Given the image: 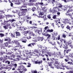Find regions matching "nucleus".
<instances>
[{
  "mask_svg": "<svg viewBox=\"0 0 73 73\" xmlns=\"http://www.w3.org/2000/svg\"><path fill=\"white\" fill-rule=\"evenodd\" d=\"M60 41L61 42H62V41H64V43L65 44V45H66L64 44V46L63 47V48H64V49H68V45H70V46H72V45H70V44H71L69 43V42L66 41V40L65 39H61L60 40Z\"/></svg>",
  "mask_w": 73,
  "mask_h": 73,
  "instance_id": "obj_1",
  "label": "nucleus"
},
{
  "mask_svg": "<svg viewBox=\"0 0 73 73\" xmlns=\"http://www.w3.org/2000/svg\"><path fill=\"white\" fill-rule=\"evenodd\" d=\"M47 61H49H49L50 62V63H47L48 64V66H50L51 68H54V67H53V66H52V62H54V61L52 59H50L49 60V58H48L47 57Z\"/></svg>",
  "mask_w": 73,
  "mask_h": 73,
  "instance_id": "obj_2",
  "label": "nucleus"
},
{
  "mask_svg": "<svg viewBox=\"0 0 73 73\" xmlns=\"http://www.w3.org/2000/svg\"><path fill=\"white\" fill-rule=\"evenodd\" d=\"M59 7H55L53 8V13H56L58 11H61L59 8Z\"/></svg>",
  "mask_w": 73,
  "mask_h": 73,
  "instance_id": "obj_3",
  "label": "nucleus"
},
{
  "mask_svg": "<svg viewBox=\"0 0 73 73\" xmlns=\"http://www.w3.org/2000/svg\"><path fill=\"white\" fill-rule=\"evenodd\" d=\"M58 7H59V8H61L62 11H66V10H67V9L68 8L67 6L66 5L63 6L62 5L59 6Z\"/></svg>",
  "mask_w": 73,
  "mask_h": 73,
  "instance_id": "obj_4",
  "label": "nucleus"
},
{
  "mask_svg": "<svg viewBox=\"0 0 73 73\" xmlns=\"http://www.w3.org/2000/svg\"><path fill=\"white\" fill-rule=\"evenodd\" d=\"M37 40L38 41H42L43 40V38L42 37H38V38H35V40H33V41L34 42L37 41Z\"/></svg>",
  "mask_w": 73,
  "mask_h": 73,
  "instance_id": "obj_5",
  "label": "nucleus"
},
{
  "mask_svg": "<svg viewBox=\"0 0 73 73\" xmlns=\"http://www.w3.org/2000/svg\"><path fill=\"white\" fill-rule=\"evenodd\" d=\"M20 25L19 23H13L12 24V26L14 27H17V28H19V27Z\"/></svg>",
  "mask_w": 73,
  "mask_h": 73,
  "instance_id": "obj_6",
  "label": "nucleus"
},
{
  "mask_svg": "<svg viewBox=\"0 0 73 73\" xmlns=\"http://www.w3.org/2000/svg\"><path fill=\"white\" fill-rule=\"evenodd\" d=\"M19 68L21 70H22V69L23 70V71H25H25H27V70L25 68V67H24V66H20Z\"/></svg>",
  "mask_w": 73,
  "mask_h": 73,
  "instance_id": "obj_7",
  "label": "nucleus"
},
{
  "mask_svg": "<svg viewBox=\"0 0 73 73\" xmlns=\"http://www.w3.org/2000/svg\"><path fill=\"white\" fill-rule=\"evenodd\" d=\"M65 14L66 16H69L71 17L72 16V15H71V14L70 13V11H69V10L67 11Z\"/></svg>",
  "mask_w": 73,
  "mask_h": 73,
  "instance_id": "obj_8",
  "label": "nucleus"
},
{
  "mask_svg": "<svg viewBox=\"0 0 73 73\" xmlns=\"http://www.w3.org/2000/svg\"><path fill=\"white\" fill-rule=\"evenodd\" d=\"M71 49H69L68 50H66L65 49L64 50V53H66L68 54L69 52H70V51H71Z\"/></svg>",
  "mask_w": 73,
  "mask_h": 73,
  "instance_id": "obj_9",
  "label": "nucleus"
},
{
  "mask_svg": "<svg viewBox=\"0 0 73 73\" xmlns=\"http://www.w3.org/2000/svg\"><path fill=\"white\" fill-rule=\"evenodd\" d=\"M4 40L5 41H11V38H10L8 37H6L5 38Z\"/></svg>",
  "mask_w": 73,
  "mask_h": 73,
  "instance_id": "obj_10",
  "label": "nucleus"
},
{
  "mask_svg": "<svg viewBox=\"0 0 73 73\" xmlns=\"http://www.w3.org/2000/svg\"><path fill=\"white\" fill-rule=\"evenodd\" d=\"M34 52H36V54H35V55L37 56L38 55H40V52H39V51L37 50H35Z\"/></svg>",
  "mask_w": 73,
  "mask_h": 73,
  "instance_id": "obj_11",
  "label": "nucleus"
},
{
  "mask_svg": "<svg viewBox=\"0 0 73 73\" xmlns=\"http://www.w3.org/2000/svg\"><path fill=\"white\" fill-rule=\"evenodd\" d=\"M29 35L30 36H35V34L33 33L32 31H29Z\"/></svg>",
  "mask_w": 73,
  "mask_h": 73,
  "instance_id": "obj_12",
  "label": "nucleus"
},
{
  "mask_svg": "<svg viewBox=\"0 0 73 73\" xmlns=\"http://www.w3.org/2000/svg\"><path fill=\"white\" fill-rule=\"evenodd\" d=\"M40 17H41V18H43V19L44 20H47V18H46V15H44L43 16L41 15L40 16Z\"/></svg>",
  "mask_w": 73,
  "mask_h": 73,
  "instance_id": "obj_13",
  "label": "nucleus"
},
{
  "mask_svg": "<svg viewBox=\"0 0 73 73\" xmlns=\"http://www.w3.org/2000/svg\"><path fill=\"white\" fill-rule=\"evenodd\" d=\"M44 35L46 37H48L47 38V39H49L50 38V35L49 34H46Z\"/></svg>",
  "mask_w": 73,
  "mask_h": 73,
  "instance_id": "obj_14",
  "label": "nucleus"
},
{
  "mask_svg": "<svg viewBox=\"0 0 73 73\" xmlns=\"http://www.w3.org/2000/svg\"><path fill=\"white\" fill-rule=\"evenodd\" d=\"M21 41H22L23 42L25 43L27 41V40L25 39V38H23L21 39Z\"/></svg>",
  "mask_w": 73,
  "mask_h": 73,
  "instance_id": "obj_15",
  "label": "nucleus"
},
{
  "mask_svg": "<svg viewBox=\"0 0 73 73\" xmlns=\"http://www.w3.org/2000/svg\"><path fill=\"white\" fill-rule=\"evenodd\" d=\"M8 42H7L3 44V46H4V47H7L8 46Z\"/></svg>",
  "mask_w": 73,
  "mask_h": 73,
  "instance_id": "obj_16",
  "label": "nucleus"
},
{
  "mask_svg": "<svg viewBox=\"0 0 73 73\" xmlns=\"http://www.w3.org/2000/svg\"><path fill=\"white\" fill-rule=\"evenodd\" d=\"M58 64V62L55 61L54 62V65L55 66V68H58L57 67V64Z\"/></svg>",
  "mask_w": 73,
  "mask_h": 73,
  "instance_id": "obj_17",
  "label": "nucleus"
},
{
  "mask_svg": "<svg viewBox=\"0 0 73 73\" xmlns=\"http://www.w3.org/2000/svg\"><path fill=\"white\" fill-rule=\"evenodd\" d=\"M15 33L16 36H21V34H20V33L19 32H16Z\"/></svg>",
  "mask_w": 73,
  "mask_h": 73,
  "instance_id": "obj_18",
  "label": "nucleus"
},
{
  "mask_svg": "<svg viewBox=\"0 0 73 73\" xmlns=\"http://www.w3.org/2000/svg\"><path fill=\"white\" fill-rule=\"evenodd\" d=\"M42 10L44 11V12H46L47 11V8L45 7H44L42 8Z\"/></svg>",
  "mask_w": 73,
  "mask_h": 73,
  "instance_id": "obj_19",
  "label": "nucleus"
},
{
  "mask_svg": "<svg viewBox=\"0 0 73 73\" xmlns=\"http://www.w3.org/2000/svg\"><path fill=\"white\" fill-rule=\"evenodd\" d=\"M36 44L35 43H32L29 44L28 45V46H34V45Z\"/></svg>",
  "mask_w": 73,
  "mask_h": 73,
  "instance_id": "obj_20",
  "label": "nucleus"
},
{
  "mask_svg": "<svg viewBox=\"0 0 73 73\" xmlns=\"http://www.w3.org/2000/svg\"><path fill=\"white\" fill-rule=\"evenodd\" d=\"M66 28L67 29H68L70 31H71V27H70L69 26V25H68L67 27H66Z\"/></svg>",
  "mask_w": 73,
  "mask_h": 73,
  "instance_id": "obj_21",
  "label": "nucleus"
},
{
  "mask_svg": "<svg viewBox=\"0 0 73 73\" xmlns=\"http://www.w3.org/2000/svg\"><path fill=\"white\" fill-rule=\"evenodd\" d=\"M46 32H53V30L52 29L51 30L48 29L47 30Z\"/></svg>",
  "mask_w": 73,
  "mask_h": 73,
  "instance_id": "obj_22",
  "label": "nucleus"
},
{
  "mask_svg": "<svg viewBox=\"0 0 73 73\" xmlns=\"http://www.w3.org/2000/svg\"><path fill=\"white\" fill-rule=\"evenodd\" d=\"M14 50H15V51H16V50H17V51H18V52H19L20 54V53H21V50H20V49H18L17 48V49L15 48L14 49Z\"/></svg>",
  "mask_w": 73,
  "mask_h": 73,
  "instance_id": "obj_23",
  "label": "nucleus"
},
{
  "mask_svg": "<svg viewBox=\"0 0 73 73\" xmlns=\"http://www.w3.org/2000/svg\"><path fill=\"white\" fill-rule=\"evenodd\" d=\"M14 42L16 44H17V45H19L20 44V43L19 42V41L17 40H15L14 41Z\"/></svg>",
  "mask_w": 73,
  "mask_h": 73,
  "instance_id": "obj_24",
  "label": "nucleus"
},
{
  "mask_svg": "<svg viewBox=\"0 0 73 73\" xmlns=\"http://www.w3.org/2000/svg\"><path fill=\"white\" fill-rule=\"evenodd\" d=\"M66 59L67 60H71V56H66Z\"/></svg>",
  "mask_w": 73,
  "mask_h": 73,
  "instance_id": "obj_25",
  "label": "nucleus"
},
{
  "mask_svg": "<svg viewBox=\"0 0 73 73\" xmlns=\"http://www.w3.org/2000/svg\"><path fill=\"white\" fill-rule=\"evenodd\" d=\"M11 36L12 37L15 38V33H14V34L12 33H11Z\"/></svg>",
  "mask_w": 73,
  "mask_h": 73,
  "instance_id": "obj_26",
  "label": "nucleus"
},
{
  "mask_svg": "<svg viewBox=\"0 0 73 73\" xmlns=\"http://www.w3.org/2000/svg\"><path fill=\"white\" fill-rule=\"evenodd\" d=\"M13 1H14V2H17L16 3H15V4H18V5H19V4H20V3H19V1L18 2H17V1L16 0H12Z\"/></svg>",
  "mask_w": 73,
  "mask_h": 73,
  "instance_id": "obj_27",
  "label": "nucleus"
},
{
  "mask_svg": "<svg viewBox=\"0 0 73 73\" xmlns=\"http://www.w3.org/2000/svg\"><path fill=\"white\" fill-rule=\"evenodd\" d=\"M0 60H1V61H2V62L3 63L5 62V59H3V58H0Z\"/></svg>",
  "mask_w": 73,
  "mask_h": 73,
  "instance_id": "obj_28",
  "label": "nucleus"
},
{
  "mask_svg": "<svg viewBox=\"0 0 73 73\" xmlns=\"http://www.w3.org/2000/svg\"><path fill=\"white\" fill-rule=\"evenodd\" d=\"M4 36H5L4 34L3 33H0V37H3Z\"/></svg>",
  "mask_w": 73,
  "mask_h": 73,
  "instance_id": "obj_29",
  "label": "nucleus"
},
{
  "mask_svg": "<svg viewBox=\"0 0 73 73\" xmlns=\"http://www.w3.org/2000/svg\"><path fill=\"white\" fill-rule=\"evenodd\" d=\"M26 3H24L23 5H22L21 7V8H23H23L26 7Z\"/></svg>",
  "mask_w": 73,
  "mask_h": 73,
  "instance_id": "obj_30",
  "label": "nucleus"
},
{
  "mask_svg": "<svg viewBox=\"0 0 73 73\" xmlns=\"http://www.w3.org/2000/svg\"><path fill=\"white\" fill-rule=\"evenodd\" d=\"M18 70V71H19V73H23V71H21L20 70V69L19 68L17 69Z\"/></svg>",
  "mask_w": 73,
  "mask_h": 73,
  "instance_id": "obj_31",
  "label": "nucleus"
},
{
  "mask_svg": "<svg viewBox=\"0 0 73 73\" xmlns=\"http://www.w3.org/2000/svg\"><path fill=\"white\" fill-rule=\"evenodd\" d=\"M57 55H58V56H61V52H58L56 53Z\"/></svg>",
  "mask_w": 73,
  "mask_h": 73,
  "instance_id": "obj_32",
  "label": "nucleus"
},
{
  "mask_svg": "<svg viewBox=\"0 0 73 73\" xmlns=\"http://www.w3.org/2000/svg\"><path fill=\"white\" fill-rule=\"evenodd\" d=\"M32 10L33 12H35V11H36V8L35 7H33L32 9Z\"/></svg>",
  "mask_w": 73,
  "mask_h": 73,
  "instance_id": "obj_33",
  "label": "nucleus"
},
{
  "mask_svg": "<svg viewBox=\"0 0 73 73\" xmlns=\"http://www.w3.org/2000/svg\"><path fill=\"white\" fill-rule=\"evenodd\" d=\"M12 17V16L10 15H6V18L7 17V18H9V17Z\"/></svg>",
  "mask_w": 73,
  "mask_h": 73,
  "instance_id": "obj_34",
  "label": "nucleus"
},
{
  "mask_svg": "<svg viewBox=\"0 0 73 73\" xmlns=\"http://www.w3.org/2000/svg\"><path fill=\"white\" fill-rule=\"evenodd\" d=\"M47 54L49 56H51V55H52V54L50 52H47Z\"/></svg>",
  "mask_w": 73,
  "mask_h": 73,
  "instance_id": "obj_35",
  "label": "nucleus"
},
{
  "mask_svg": "<svg viewBox=\"0 0 73 73\" xmlns=\"http://www.w3.org/2000/svg\"><path fill=\"white\" fill-rule=\"evenodd\" d=\"M43 4H44V3H43L42 2H38V5H43Z\"/></svg>",
  "mask_w": 73,
  "mask_h": 73,
  "instance_id": "obj_36",
  "label": "nucleus"
},
{
  "mask_svg": "<svg viewBox=\"0 0 73 73\" xmlns=\"http://www.w3.org/2000/svg\"><path fill=\"white\" fill-rule=\"evenodd\" d=\"M3 28H4L6 30V29H8V27H7L6 25H5L3 27Z\"/></svg>",
  "mask_w": 73,
  "mask_h": 73,
  "instance_id": "obj_37",
  "label": "nucleus"
},
{
  "mask_svg": "<svg viewBox=\"0 0 73 73\" xmlns=\"http://www.w3.org/2000/svg\"><path fill=\"white\" fill-rule=\"evenodd\" d=\"M5 63L6 64H10V62L8 61V60H6L5 61Z\"/></svg>",
  "mask_w": 73,
  "mask_h": 73,
  "instance_id": "obj_38",
  "label": "nucleus"
},
{
  "mask_svg": "<svg viewBox=\"0 0 73 73\" xmlns=\"http://www.w3.org/2000/svg\"><path fill=\"white\" fill-rule=\"evenodd\" d=\"M16 21V20L14 19H13L12 20H10V21L11 22V23H13V21Z\"/></svg>",
  "mask_w": 73,
  "mask_h": 73,
  "instance_id": "obj_39",
  "label": "nucleus"
},
{
  "mask_svg": "<svg viewBox=\"0 0 73 73\" xmlns=\"http://www.w3.org/2000/svg\"><path fill=\"white\" fill-rule=\"evenodd\" d=\"M3 59L7 60L8 59V56L7 55Z\"/></svg>",
  "mask_w": 73,
  "mask_h": 73,
  "instance_id": "obj_40",
  "label": "nucleus"
},
{
  "mask_svg": "<svg viewBox=\"0 0 73 73\" xmlns=\"http://www.w3.org/2000/svg\"><path fill=\"white\" fill-rule=\"evenodd\" d=\"M56 15H54L52 17V18L53 19H56Z\"/></svg>",
  "mask_w": 73,
  "mask_h": 73,
  "instance_id": "obj_41",
  "label": "nucleus"
},
{
  "mask_svg": "<svg viewBox=\"0 0 73 73\" xmlns=\"http://www.w3.org/2000/svg\"><path fill=\"white\" fill-rule=\"evenodd\" d=\"M36 33H40V30L38 29H36Z\"/></svg>",
  "mask_w": 73,
  "mask_h": 73,
  "instance_id": "obj_42",
  "label": "nucleus"
},
{
  "mask_svg": "<svg viewBox=\"0 0 73 73\" xmlns=\"http://www.w3.org/2000/svg\"><path fill=\"white\" fill-rule=\"evenodd\" d=\"M47 17L48 18V19H51V17H50V15H47Z\"/></svg>",
  "mask_w": 73,
  "mask_h": 73,
  "instance_id": "obj_43",
  "label": "nucleus"
},
{
  "mask_svg": "<svg viewBox=\"0 0 73 73\" xmlns=\"http://www.w3.org/2000/svg\"><path fill=\"white\" fill-rule=\"evenodd\" d=\"M71 20H72L71 19H66V20H67V21H68V22H70V21H71Z\"/></svg>",
  "mask_w": 73,
  "mask_h": 73,
  "instance_id": "obj_44",
  "label": "nucleus"
},
{
  "mask_svg": "<svg viewBox=\"0 0 73 73\" xmlns=\"http://www.w3.org/2000/svg\"><path fill=\"white\" fill-rule=\"evenodd\" d=\"M10 5L11 7H13V3L11 2L10 4Z\"/></svg>",
  "mask_w": 73,
  "mask_h": 73,
  "instance_id": "obj_45",
  "label": "nucleus"
},
{
  "mask_svg": "<svg viewBox=\"0 0 73 73\" xmlns=\"http://www.w3.org/2000/svg\"><path fill=\"white\" fill-rule=\"evenodd\" d=\"M57 43L59 45V46H62V44H61V43H60L58 42H57Z\"/></svg>",
  "mask_w": 73,
  "mask_h": 73,
  "instance_id": "obj_46",
  "label": "nucleus"
},
{
  "mask_svg": "<svg viewBox=\"0 0 73 73\" xmlns=\"http://www.w3.org/2000/svg\"><path fill=\"white\" fill-rule=\"evenodd\" d=\"M53 39H52V40H55V38H54V36H53V35H52V39H53Z\"/></svg>",
  "mask_w": 73,
  "mask_h": 73,
  "instance_id": "obj_47",
  "label": "nucleus"
},
{
  "mask_svg": "<svg viewBox=\"0 0 73 73\" xmlns=\"http://www.w3.org/2000/svg\"><path fill=\"white\" fill-rule=\"evenodd\" d=\"M61 28H62V29H64V25L61 24Z\"/></svg>",
  "mask_w": 73,
  "mask_h": 73,
  "instance_id": "obj_48",
  "label": "nucleus"
},
{
  "mask_svg": "<svg viewBox=\"0 0 73 73\" xmlns=\"http://www.w3.org/2000/svg\"><path fill=\"white\" fill-rule=\"evenodd\" d=\"M6 26L8 28V27L11 26V25L10 24H7L6 25Z\"/></svg>",
  "mask_w": 73,
  "mask_h": 73,
  "instance_id": "obj_49",
  "label": "nucleus"
},
{
  "mask_svg": "<svg viewBox=\"0 0 73 73\" xmlns=\"http://www.w3.org/2000/svg\"><path fill=\"white\" fill-rule=\"evenodd\" d=\"M24 27L23 26H21L20 27H19V28H20V29H24Z\"/></svg>",
  "mask_w": 73,
  "mask_h": 73,
  "instance_id": "obj_50",
  "label": "nucleus"
},
{
  "mask_svg": "<svg viewBox=\"0 0 73 73\" xmlns=\"http://www.w3.org/2000/svg\"><path fill=\"white\" fill-rule=\"evenodd\" d=\"M62 36L64 38H65V37H66V36L65 35V34H62Z\"/></svg>",
  "mask_w": 73,
  "mask_h": 73,
  "instance_id": "obj_51",
  "label": "nucleus"
},
{
  "mask_svg": "<svg viewBox=\"0 0 73 73\" xmlns=\"http://www.w3.org/2000/svg\"><path fill=\"white\" fill-rule=\"evenodd\" d=\"M42 62V61H39L38 62V64H41Z\"/></svg>",
  "mask_w": 73,
  "mask_h": 73,
  "instance_id": "obj_52",
  "label": "nucleus"
},
{
  "mask_svg": "<svg viewBox=\"0 0 73 73\" xmlns=\"http://www.w3.org/2000/svg\"><path fill=\"white\" fill-rule=\"evenodd\" d=\"M14 67L15 68H16V66H17V64H15L14 65Z\"/></svg>",
  "mask_w": 73,
  "mask_h": 73,
  "instance_id": "obj_53",
  "label": "nucleus"
},
{
  "mask_svg": "<svg viewBox=\"0 0 73 73\" xmlns=\"http://www.w3.org/2000/svg\"><path fill=\"white\" fill-rule=\"evenodd\" d=\"M3 18V15H0V19H2Z\"/></svg>",
  "mask_w": 73,
  "mask_h": 73,
  "instance_id": "obj_54",
  "label": "nucleus"
},
{
  "mask_svg": "<svg viewBox=\"0 0 73 73\" xmlns=\"http://www.w3.org/2000/svg\"><path fill=\"white\" fill-rule=\"evenodd\" d=\"M27 19H29V20H31V17H27Z\"/></svg>",
  "mask_w": 73,
  "mask_h": 73,
  "instance_id": "obj_55",
  "label": "nucleus"
},
{
  "mask_svg": "<svg viewBox=\"0 0 73 73\" xmlns=\"http://www.w3.org/2000/svg\"><path fill=\"white\" fill-rule=\"evenodd\" d=\"M29 31H25V33L26 34H28V33H29Z\"/></svg>",
  "mask_w": 73,
  "mask_h": 73,
  "instance_id": "obj_56",
  "label": "nucleus"
},
{
  "mask_svg": "<svg viewBox=\"0 0 73 73\" xmlns=\"http://www.w3.org/2000/svg\"><path fill=\"white\" fill-rule=\"evenodd\" d=\"M58 40H60V36L59 35L58 37Z\"/></svg>",
  "mask_w": 73,
  "mask_h": 73,
  "instance_id": "obj_57",
  "label": "nucleus"
},
{
  "mask_svg": "<svg viewBox=\"0 0 73 73\" xmlns=\"http://www.w3.org/2000/svg\"><path fill=\"white\" fill-rule=\"evenodd\" d=\"M21 11H27V9H21Z\"/></svg>",
  "mask_w": 73,
  "mask_h": 73,
  "instance_id": "obj_58",
  "label": "nucleus"
},
{
  "mask_svg": "<svg viewBox=\"0 0 73 73\" xmlns=\"http://www.w3.org/2000/svg\"><path fill=\"white\" fill-rule=\"evenodd\" d=\"M48 26L44 28V29L45 30H46L48 29Z\"/></svg>",
  "mask_w": 73,
  "mask_h": 73,
  "instance_id": "obj_59",
  "label": "nucleus"
},
{
  "mask_svg": "<svg viewBox=\"0 0 73 73\" xmlns=\"http://www.w3.org/2000/svg\"><path fill=\"white\" fill-rule=\"evenodd\" d=\"M64 61L66 62H68V59H64Z\"/></svg>",
  "mask_w": 73,
  "mask_h": 73,
  "instance_id": "obj_60",
  "label": "nucleus"
},
{
  "mask_svg": "<svg viewBox=\"0 0 73 73\" xmlns=\"http://www.w3.org/2000/svg\"><path fill=\"white\" fill-rule=\"evenodd\" d=\"M27 38V39H28V40H29V39H31V36H28Z\"/></svg>",
  "mask_w": 73,
  "mask_h": 73,
  "instance_id": "obj_61",
  "label": "nucleus"
},
{
  "mask_svg": "<svg viewBox=\"0 0 73 73\" xmlns=\"http://www.w3.org/2000/svg\"><path fill=\"white\" fill-rule=\"evenodd\" d=\"M71 57H72V58H73V53H72L71 54Z\"/></svg>",
  "mask_w": 73,
  "mask_h": 73,
  "instance_id": "obj_62",
  "label": "nucleus"
},
{
  "mask_svg": "<svg viewBox=\"0 0 73 73\" xmlns=\"http://www.w3.org/2000/svg\"><path fill=\"white\" fill-rule=\"evenodd\" d=\"M39 15H44V13H40L39 14Z\"/></svg>",
  "mask_w": 73,
  "mask_h": 73,
  "instance_id": "obj_63",
  "label": "nucleus"
},
{
  "mask_svg": "<svg viewBox=\"0 0 73 73\" xmlns=\"http://www.w3.org/2000/svg\"><path fill=\"white\" fill-rule=\"evenodd\" d=\"M69 73H73V71H69Z\"/></svg>",
  "mask_w": 73,
  "mask_h": 73,
  "instance_id": "obj_64",
  "label": "nucleus"
}]
</instances>
